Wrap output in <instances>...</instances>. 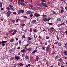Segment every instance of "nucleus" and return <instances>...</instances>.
Here are the masks:
<instances>
[{
	"label": "nucleus",
	"mask_w": 67,
	"mask_h": 67,
	"mask_svg": "<svg viewBox=\"0 0 67 67\" xmlns=\"http://www.w3.org/2000/svg\"><path fill=\"white\" fill-rule=\"evenodd\" d=\"M24 13V11L23 9H19L17 12L18 14H20L21 13Z\"/></svg>",
	"instance_id": "1"
},
{
	"label": "nucleus",
	"mask_w": 67,
	"mask_h": 67,
	"mask_svg": "<svg viewBox=\"0 0 67 67\" xmlns=\"http://www.w3.org/2000/svg\"><path fill=\"white\" fill-rule=\"evenodd\" d=\"M51 19V18H49L48 19H47V18H44L42 21H49Z\"/></svg>",
	"instance_id": "2"
},
{
	"label": "nucleus",
	"mask_w": 67,
	"mask_h": 67,
	"mask_svg": "<svg viewBox=\"0 0 67 67\" xmlns=\"http://www.w3.org/2000/svg\"><path fill=\"white\" fill-rule=\"evenodd\" d=\"M11 12L10 11H8L7 12V17H9L10 16V14L11 13Z\"/></svg>",
	"instance_id": "3"
},
{
	"label": "nucleus",
	"mask_w": 67,
	"mask_h": 67,
	"mask_svg": "<svg viewBox=\"0 0 67 67\" xmlns=\"http://www.w3.org/2000/svg\"><path fill=\"white\" fill-rule=\"evenodd\" d=\"M15 59H16V60H19V59H20V57H19L18 55H16V56H15Z\"/></svg>",
	"instance_id": "4"
},
{
	"label": "nucleus",
	"mask_w": 67,
	"mask_h": 67,
	"mask_svg": "<svg viewBox=\"0 0 67 67\" xmlns=\"http://www.w3.org/2000/svg\"><path fill=\"white\" fill-rule=\"evenodd\" d=\"M34 16H36V17H38L40 16V15L39 14L36 13L34 14Z\"/></svg>",
	"instance_id": "5"
},
{
	"label": "nucleus",
	"mask_w": 67,
	"mask_h": 67,
	"mask_svg": "<svg viewBox=\"0 0 67 67\" xmlns=\"http://www.w3.org/2000/svg\"><path fill=\"white\" fill-rule=\"evenodd\" d=\"M37 52V50H35L32 52V55H35V53Z\"/></svg>",
	"instance_id": "6"
},
{
	"label": "nucleus",
	"mask_w": 67,
	"mask_h": 67,
	"mask_svg": "<svg viewBox=\"0 0 67 67\" xmlns=\"http://www.w3.org/2000/svg\"><path fill=\"white\" fill-rule=\"evenodd\" d=\"M9 7L11 9H12V10H13V5H11V4H9Z\"/></svg>",
	"instance_id": "7"
},
{
	"label": "nucleus",
	"mask_w": 67,
	"mask_h": 67,
	"mask_svg": "<svg viewBox=\"0 0 67 67\" xmlns=\"http://www.w3.org/2000/svg\"><path fill=\"white\" fill-rule=\"evenodd\" d=\"M29 7H31V8H32V9H33L35 8V7H34L33 6V5H32L31 4H30Z\"/></svg>",
	"instance_id": "8"
},
{
	"label": "nucleus",
	"mask_w": 67,
	"mask_h": 67,
	"mask_svg": "<svg viewBox=\"0 0 67 67\" xmlns=\"http://www.w3.org/2000/svg\"><path fill=\"white\" fill-rule=\"evenodd\" d=\"M31 13H32V12L30 10H28L26 12V14H30Z\"/></svg>",
	"instance_id": "9"
},
{
	"label": "nucleus",
	"mask_w": 67,
	"mask_h": 67,
	"mask_svg": "<svg viewBox=\"0 0 67 67\" xmlns=\"http://www.w3.org/2000/svg\"><path fill=\"white\" fill-rule=\"evenodd\" d=\"M36 22V20H33L32 21V23L33 24H35Z\"/></svg>",
	"instance_id": "10"
},
{
	"label": "nucleus",
	"mask_w": 67,
	"mask_h": 67,
	"mask_svg": "<svg viewBox=\"0 0 67 67\" xmlns=\"http://www.w3.org/2000/svg\"><path fill=\"white\" fill-rule=\"evenodd\" d=\"M63 54L65 55H67V51H65L63 52Z\"/></svg>",
	"instance_id": "11"
},
{
	"label": "nucleus",
	"mask_w": 67,
	"mask_h": 67,
	"mask_svg": "<svg viewBox=\"0 0 67 67\" xmlns=\"http://www.w3.org/2000/svg\"><path fill=\"white\" fill-rule=\"evenodd\" d=\"M6 9L8 10V11H9L10 10H11V9H10V8L9 7H6Z\"/></svg>",
	"instance_id": "12"
},
{
	"label": "nucleus",
	"mask_w": 67,
	"mask_h": 67,
	"mask_svg": "<svg viewBox=\"0 0 67 67\" xmlns=\"http://www.w3.org/2000/svg\"><path fill=\"white\" fill-rule=\"evenodd\" d=\"M38 58H39V57H38V56L37 55L36 56V61H38Z\"/></svg>",
	"instance_id": "13"
},
{
	"label": "nucleus",
	"mask_w": 67,
	"mask_h": 67,
	"mask_svg": "<svg viewBox=\"0 0 67 67\" xmlns=\"http://www.w3.org/2000/svg\"><path fill=\"white\" fill-rule=\"evenodd\" d=\"M59 57V55H57V56H56L54 58V59L55 60H57V58H58V57Z\"/></svg>",
	"instance_id": "14"
},
{
	"label": "nucleus",
	"mask_w": 67,
	"mask_h": 67,
	"mask_svg": "<svg viewBox=\"0 0 67 67\" xmlns=\"http://www.w3.org/2000/svg\"><path fill=\"white\" fill-rule=\"evenodd\" d=\"M62 20V19L61 18H58L57 20V21L58 22H59Z\"/></svg>",
	"instance_id": "15"
},
{
	"label": "nucleus",
	"mask_w": 67,
	"mask_h": 67,
	"mask_svg": "<svg viewBox=\"0 0 67 67\" xmlns=\"http://www.w3.org/2000/svg\"><path fill=\"white\" fill-rule=\"evenodd\" d=\"M31 49H32L31 48H29V49H27V51H28L29 52H30L31 51Z\"/></svg>",
	"instance_id": "16"
},
{
	"label": "nucleus",
	"mask_w": 67,
	"mask_h": 67,
	"mask_svg": "<svg viewBox=\"0 0 67 67\" xmlns=\"http://www.w3.org/2000/svg\"><path fill=\"white\" fill-rule=\"evenodd\" d=\"M9 52H14V51L13 50V49H10V50H9Z\"/></svg>",
	"instance_id": "17"
},
{
	"label": "nucleus",
	"mask_w": 67,
	"mask_h": 67,
	"mask_svg": "<svg viewBox=\"0 0 67 67\" xmlns=\"http://www.w3.org/2000/svg\"><path fill=\"white\" fill-rule=\"evenodd\" d=\"M58 46H61L62 44H61V42H58Z\"/></svg>",
	"instance_id": "18"
},
{
	"label": "nucleus",
	"mask_w": 67,
	"mask_h": 67,
	"mask_svg": "<svg viewBox=\"0 0 67 67\" xmlns=\"http://www.w3.org/2000/svg\"><path fill=\"white\" fill-rule=\"evenodd\" d=\"M26 51V50L25 49H23V50H21V52H22V53H23V52H24Z\"/></svg>",
	"instance_id": "19"
},
{
	"label": "nucleus",
	"mask_w": 67,
	"mask_h": 67,
	"mask_svg": "<svg viewBox=\"0 0 67 67\" xmlns=\"http://www.w3.org/2000/svg\"><path fill=\"white\" fill-rule=\"evenodd\" d=\"M2 46H5V43L2 42Z\"/></svg>",
	"instance_id": "20"
},
{
	"label": "nucleus",
	"mask_w": 67,
	"mask_h": 67,
	"mask_svg": "<svg viewBox=\"0 0 67 67\" xmlns=\"http://www.w3.org/2000/svg\"><path fill=\"white\" fill-rule=\"evenodd\" d=\"M14 39H11L9 40L10 42H14Z\"/></svg>",
	"instance_id": "21"
},
{
	"label": "nucleus",
	"mask_w": 67,
	"mask_h": 67,
	"mask_svg": "<svg viewBox=\"0 0 67 67\" xmlns=\"http://www.w3.org/2000/svg\"><path fill=\"white\" fill-rule=\"evenodd\" d=\"M25 57L26 58V59H27V60H29V58L28 57V56L26 55L25 56Z\"/></svg>",
	"instance_id": "22"
},
{
	"label": "nucleus",
	"mask_w": 67,
	"mask_h": 67,
	"mask_svg": "<svg viewBox=\"0 0 67 67\" xmlns=\"http://www.w3.org/2000/svg\"><path fill=\"white\" fill-rule=\"evenodd\" d=\"M2 4L1 2H0V7L1 8H2Z\"/></svg>",
	"instance_id": "23"
},
{
	"label": "nucleus",
	"mask_w": 67,
	"mask_h": 67,
	"mask_svg": "<svg viewBox=\"0 0 67 67\" xmlns=\"http://www.w3.org/2000/svg\"><path fill=\"white\" fill-rule=\"evenodd\" d=\"M42 16H43V18H46L47 17V16L46 15L43 14Z\"/></svg>",
	"instance_id": "24"
},
{
	"label": "nucleus",
	"mask_w": 67,
	"mask_h": 67,
	"mask_svg": "<svg viewBox=\"0 0 67 67\" xmlns=\"http://www.w3.org/2000/svg\"><path fill=\"white\" fill-rule=\"evenodd\" d=\"M60 64H61L60 62H58V65L59 66H60Z\"/></svg>",
	"instance_id": "25"
},
{
	"label": "nucleus",
	"mask_w": 67,
	"mask_h": 67,
	"mask_svg": "<svg viewBox=\"0 0 67 67\" xmlns=\"http://www.w3.org/2000/svg\"><path fill=\"white\" fill-rule=\"evenodd\" d=\"M40 1H41V2H46V1L45 0H41Z\"/></svg>",
	"instance_id": "26"
},
{
	"label": "nucleus",
	"mask_w": 67,
	"mask_h": 67,
	"mask_svg": "<svg viewBox=\"0 0 67 67\" xmlns=\"http://www.w3.org/2000/svg\"><path fill=\"white\" fill-rule=\"evenodd\" d=\"M41 5H44V4H46V3L44 2H41Z\"/></svg>",
	"instance_id": "27"
},
{
	"label": "nucleus",
	"mask_w": 67,
	"mask_h": 67,
	"mask_svg": "<svg viewBox=\"0 0 67 67\" xmlns=\"http://www.w3.org/2000/svg\"><path fill=\"white\" fill-rule=\"evenodd\" d=\"M46 48V47L45 46H44L42 47V49H45Z\"/></svg>",
	"instance_id": "28"
},
{
	"label": "nucleus",
	"mask_w": 67,
	"mask_h": 67,
	"mask_svg": "<svg viewBox=\"0 0 67 67\" xmlns=\"http://www.w3.org/2000/svg\"><path fill=\"white\" fill-rule=\"evenodd\" d=\"M20 4L22 5H25V4L23 3H21Z\"/></svg>",
	"instance_id": "29"
},
{
	"label": "nucleus",
	"mask_w": 67,
	"mask_h": 67,
	"mask_svg": "<svg viewBox=\"0 0 67 67\" xmlns=\"http://www.w3.org/2000/svg\"><path fill=\"white\" fill-rule=\"evenodd\" d=\"M47 51H48V49H49V47L48 46L46 48V49Z\"/></svg>",
	"instance_id": "30"
},
{
	"label": "nucleus",
	"mask_w": 67,
	"mask_h": 67,
	"mask_svg": "<svg viewBox=\"0 0 67 67\" xmlns=\"http://www.w3.org/2000/svg\"><path fill=\"white\" fill-rule=\"evenodd\" d=\"M59 60L60 62H62V58H60V59H59Z\"/></svg>",
	"instance_id": "31"
},
{
	"label": "nucleus",
	"mask_w": 67,
	"mask_h": 67,
	"mask_svg": "<svg viewBox=\"0 0 67 67\" xmlns=\"http://www.w3.org/2000/svg\"><path fill=\"white\" fill-rule=\"evenodd\" d=\"M28 40H32V38L31 37H29L28 38Z\"/></svg>",
	"instance_id": "32"
},
{
	"label": "nucleus",
	"mask_w": 67,
	"mask_h": 67,
	"mask_svg": "<svg viewBox=\"0 0 67 67\" xmlns=\"http://www.w3.org/2000/svg\"><path fill=\"white\" fill-rule=\"evenodd\" d=\"M43 6L45 7H48V6H47L46 4H44V5H43Z\"/></svg>",
	"instance_id": "33"
},
{
	"label": "nucleus",
	"mask_w": 67,
	"mask_h": 67,
	"mask_svg": "<svg viewBox=\"0 0 67 67\" xmlns=\"http://www.w3.org/2000/svg\"><path fill=\"white\" fill-rule=\"evenodd\" d=\"M20 66H23L24 65V64H23L21 63H20Z\"/></svg>",
	"instance_id": "34"
},
{
	"label": "nucleus",
	"mask_w": 67,
	"mask_h": 67,
	"mask_svg": "<svg viewBox=\"0 0 67 67\" xmlns=\"http://www.w3.org/2000/svg\"><path fill=\"white\" fill-rule=\"evenodd\" d=\"M33 31H34V32H37V30H36V29H34L33 30Z\"/></svg>",
	"instance_id": "35"
},
{
	"label": "nucleus",
	"mask_w": 67,
	"mask_h": 67,
	"mask_svg": "<svg viewBox=\"0 0 67 67\" xmlns=\"http://www.w3.org/2000/svg\"><path fill=\"white\" fill-rule=\"evenodd\" d=\"M48 24L50 25H52V24H53V23H48Z\"/></svg>",
	"instance_id": "36"
},
{
	"label": "nucleus",
	"mask_w": 67,
	"mask_h": 67,
	"mask_svg": "<svg viewBox=\"0 0 67 67\" xmlns=\"http://www.w3.org/2000/svg\"><path fill=\"white\" fill-rule=\"evenodd\" d=\"M30 45V44L27 43V44L25 46V47H27V46H28V45Z\"/></svg>",
	"instance_id": "37"
},
{
	"label": "nucleus",
	"mask_w": 67,
	"mask_h": 67,
	"mask_svg": "<svg viewBox=\"0 0 67 67\" xmlns=\"http://www.w3.org/2000/svg\"><path fill=\"white\" fill-rule=\"evenodd\" d=\"M65 23H63L60 25V26H61L62 25H65Z\"/></svg>",
	"instance_id": "38"
},
{
	"label": "nucleus",
	"mask_w": 67,
	"mask_h": 67,
	"mask_svg": "<svg viewBox=\"0 0 67 67\" xmlns=\"http://www.w3.org/2000/svg\"><path fill=\"white\" fill-rule=\"evenodd\" d=\"M33 30V29H30L29 30V32H31Z\"/></svg>",
	"instance_id": "39"
},
{
	"label": "nucleus",
	"mask_w": 67,
	"mask_h": 67,
	"mask_svg": "<svg viewBox=\"0 0 67 67\" xmlns=\"http://www.w3.org/2000/svg\"><path fill=\"white\" fill-rule=\"evenodd\" d=\"M12 22H13V23H14V22H15V20H12Z\"/></svg>",
	"instance_id": "40"
},
{
	"label": "nucleus",
	"mask_w": 67,
	"mask_h": 67,
	"mask_svg": "<svg viewBox=\"0 0 67 67\" xmlns=\"http://www.w3.org/2000/svg\"><path fill=\"white\" fill-rule=\"evenodd\" d=\"M2 42L3 43H7V41H2Z\"/></svg>",
	"instance_id": "41"
},
{
	"label": "nucleus",
	"mask_w": 67,
	"mask_h": 67,
	"mask_svg": "<svg viewBox=\"0 0 67 67\" xmlns=\"http://www.w3.org/2000/svg\"><path fill=\"white\" fill-rule=\"evenodd\" d=\"M20 3H22V2H24V0H20Z\"/></svg>",
	"instance_id": "42"
},
{
	"label": "nucleus",
	"mask_w": 67,
	"mask_h": 67,
	"mask_svg": "<svg viewBox=\"0 0 67 67\" xmlns=\"http://www.w3.org/2000/svg\"><path fill=\"white\" fill-rule=\"evenodd\" d=\"M14 32L15 33H16V32H17V31H16V30H14Z\"/></svg>",
	"instance_id": "43"
},
{
	"label": "nucleus",
	"mask_w": 67,
	"mask_h": 67,
	"mask_svg": "<svg viewBox=\"0 0 67 67\" xmlns=\"http://www.w3.org/2000/svg\"><path fill=\"white\" fill-rule=\"evenodd\" d=\"M46 39H49V37L47 36H46Z\"/></svg>",
	"instance_id": "44"
},
{
	"label": "nucleus",
	"mask_w": 67,
	"mask_h": 67,
	"mask_svg": "<svg viewBox=\"0 0 67 67\" xmlns=\"http://www.w3.org/2000/svg\"><path fill=\"white\" fill-rule=\"evenodd\" d=\"M37 9H39L40 10H41V7H37Z\"/></svg>",
	"instance_id": "45"
},
{
	"label": "nucleus",
	"mask_w": 67,
	"mask_h": 67,
	"mask_svg": "<svg viewBox=\"0 0 67 67\" xmlns=\"http://www.w3.org/2000/svg\"><path fill=\"white\" fill-rule=\"evenodd\" d=\"M13 14H15V15H16V12H14L13 13Z\"/></svg>",
	"instance_id": "46"
},
{
	"label": "nucleus",
	"mask_w": 67,
	"mask_h": 67,
	"mask_svg": "<svg viewBox=\"0 0 67 67\" xmlns=\"http://www.w3.org/2000/svg\"><path fill=\"white\" fill-rule=\"evenodd\" d=\"M23 27L25 25L24 24H22V25H21Z\"/></svg>",
	"instance_id": "47"
},
{
	"label": "nucleus",
	"mask_w": 67,
	"mask_h": 67,
	"mask_svg": "<svg viewBox=\"0 0 67 67\" xmlns=\"http://www.w3.org/2000/svg\"><path fill=\"white\" fill-rule=\"evenodd\" d=\"M64 10H63V9H62L61 10L60 12L61 13H63V12H64Z\"/></svg>",
	"instance_id": "48"
},
{
	"label": "nucleus",
	"mask_w": 67,
	"mask_h": 67,
	"mask_svg": "<svg viewBox=\"0 0 67 67\" xmlns=\"http://www.w3.org/2000/svg\"><path fill=\"white\" fill-rule=\"evenodd\" d=\"M30 16L31 18H32L33 17V14H31L30 15Z\"/></svg>",
	"instance_id": "49"
},
{
	"label": "nucleus",
	"mask_w": 67,
	"mask_h": 67,
	"mask_svg": "<svg viewBox=\"0 0 67 67\" xmlns=\"http://www.w3.org/2000/svg\"><path fill=\"white\" fill-rule=\"evenodd\" d=\"M19 19H17L16 20V23H18L19 22Z\"/></svg>",
	"instance_id": "50"
},
{
	"label": "nucleus",
	"mask_w": 67,
	"mask_h": 67,
	"mask_svg": "<svg viewBox=\"0 0 67 67\" xmlns=\"http://www.w3.org/2000/svg\"><path fill=\"white\" fill-rule=\"evenodd\" d=\"M19 44H21V40H19Z\"/></svg>",
	"instance_id": "51"
},
{
	"label": "nucleus",
	"mask_w": 67,
	"mask_h": 67,
	"mask_svg": "<svg viewBox=\"0 0 67 67\" xmlns=\"http://www.w3.org/2000/svg\"><path fill=\"white\" fill-rule=\"evenodd\" d=\"M18 4H19L20 3V0H18Z\"/></svg>",
	"instance_id": "52"
},
{
	"label": "nucleus",
	"mask_w": 67,
	"mask_h": 67,
	"mask_svg": "<svg viewBox=\"0 0 67 67\" xmlns=\"http://www.w3.org/2000/svg\"><path fill=\"white\" fill-rule=\"evenodd\" d=\"M60 8H62V9H63L64 8V6L63 5H62L60 7Z\"/></svg>",
	"instance_id": "53"
},
{
	"label": "nucleus",
	"mask_w": 67,
	"mask_h": 67,
	"mask_svg": "<svg viewBox=\"0 0 67 67\" xmlns=\"http://www.w3.org/2000/svg\"><path fill=\"white\" fill-rule=\"evenodd\" d=\"M64 44V45L65 46H67V42L65 43Z\"/></svg>",
	"instance_id": "54"
},
{
	"label": "nucleus",
	"mask_w": 67,
	"mask_h": 67,
	"mask_svg": "<svg viewBox=\"0 0 67 67\" xmlns=\"http://www.w3.org/2000/svg\"><path fill=\"white\" fill-rule=\"evenodd\" d=\"M44 44L45 45H47V43L46 42H45L44 43Z\"/></svg>",
	"instance_id": "55"
},
{
	"label": "nucleus",
	"mask_w": 67,
	"mask_h": 67,
	"mask_svg": "<svg viewBox=\"0 0 67 67\" xmlns=\"http://www.w3.org/2000/svg\"><path fill=\"white\" fill-rule=\"evenodd\" d=\"M12 49H13V50L14 51H15V47H14V48H12Z\"/></svg>",
	"instance_id": "56"
},
{
	"label": "nucleus",
	"mask_w": 67,
	"mask_h": 67,
	"mask_svg": "<svg viewBox=\"0 0 67 67\" xmlns=\"http://www.w3.org/2000/svg\"><path fill=\"white\" fill-rule=\"evenodd\" d=\"M22 57H24V56H25V54H22Z\"/></svg>",
	"instance_id": "57"
},
{
	"label": "nucleus",
	"mask_w": 67,
	"mask_h": 67,
	"mask_svg": "<svg viewBox=\"0 0 67 67\" xmlns=\"http://www.w3.org/2000/svg\"><path fill=\"white\" fill-rule=\"evenodd\" d=\"M19 33H20V34H22V31H19Z\"/></svg>",
	"instance_id": "58"
},
{
	"label": "nucleus",
	"mask_w": 67,
	"mask_h": 67,
	"mask_svg": "<svg viewBox=\"0 0 67 67\" xmlns=\"http://www.w3.org/2000/svg\"><path fill=\"white\" fill-rule=\"evenodd\" d=\"M27 66H28V67H30L31 66V65H30V64H27Z\"/></svg>",
	"instance_id": "59"
},
{
	"label": "nucleus",
	"mask_w": 67,
	"mask_h": 67,
	"mask_svg": "<svg viewBox=\"0 0 67 67\" xmlns=\"http://www.w3.org/2000/svg\"><path fill=\"white\" fill-rule=\"evenodd\" d=\"M43 31H44V32H47V31H46V30L45 29H43Z\"/></svg>",
	"instance_id": "60"
},
{
	"label": "nucleus",
	"mask_w": 67,
	"mask_h": 67,
	"mask_svg": "<svg viewBox=\"0 0 67 67\" xmlns=\"http://www.w3.org/2000/svg\"><path fill=\"white\" fill-rule=\"evenodd\" d=\"M63 58H64L65 59H67V57H63Z\"/></svg>",
	"instance_id": "61"
},
{
	"label": "nucleus",
	"mask_w": 67,
	"mask_h": 67,
	"mask_svg": "<svg viewBox=\"0 0 67 67\" xmlns=\"http://www.w3.org/2000/svg\"><path fill=\"white\" fill-rule=\"evenodd\" d=\"M55 44H57V43H58V41H57V42H56L55 43H54Z\"/></svg>",
	"instance_id": "62"
},
{
	"label": "nucleus",
	"mask_w": 67,
	"mask_h": 67,
	"mask_svg": "<svg viewBox=\"0 0 67 67\" xmlns=\"http://www.w3.org/2000/svg\"><path fill=\"white\" fill-rule=\"evenodd\" d=\"M49 36H52V34L51 33H49Z\"/></svg>",
	"instance_id": "63"
},
{
	"label": "nucleus",
	"mask_w": 67,
	"mask_h": 67,
	"mask_svg": "<svg viewBox=\"0 0 67 67\" xmlns=\"http://www.w3.org/2000/svg\"><path fill=\"white\" fill-rule=\"evenodd\" d=\"M18 42H16L15 43V45H18Z\"/></svg>",
	"instance_id": "64"
}]
</instances>
